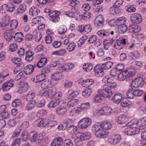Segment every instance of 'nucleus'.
Here are the masks:
<instances>
[{"label":"nucleus","instance_id":"72a5a7b5","mask_svg":"<svg viewBox=\"0 0 146 146\" xmlns=\"http://www.w3.org/2000/svg\"><path fill=\"white\" fill-rule=\"evenodd\" d=\"M113 64L112 62H107L104 63L100 64L101 67L104 70L108 69L111 68Z\"/></svg>","mask_w":146,"mask_h":146},{"label":"nucleus","instance_id":"79ce46f5","mask_svg":"<svg viewBox=\"0 0 146 146\" xmlns=\"http://www.w3.org/2000/svg\"><path fill=\"white\" fill-rule=\"evenodd\" d=\"M26 6L25 4L21 5L18 8L17 13H22L26 10Z\"/></svg>","mask_w":146,"mask_h":146},{"label":"nucleus","instance_id":"bf43d9fd","mask_svg":"<svg viewBox=\"0 0 146 146\" xmlns=\"http://www.w3.org/2000/svg\"><path fill=\"white\" fill-rule=\"evenodd\" d=\"M21 103V102L19 99H15L13 102L12 103V105L13 107H15L20 106Z\"/></svg>","mask_w":146,"mask_h":146},{"label":"nucleus","instance_id":"2eb2a0df","mask_svg":"<svg viewBox=\"0 0 146 146\" xmlns=\"http://www.w3.org/2000/svg\"><path fill=\"white\" fill-rule=\"evenodd\" d=\"M23 66L24 68L26 70L23 71L25 75L31 74L33 72L35 69L34 66L30 64L25 66Z\"/></svg>","mask_w":146,"mask_h":146},{"label":"nucleus","instance_id":"9d476101","mask_svg":"<svg viewBox=\"0 0 146 146\" xmlns=\"http://www.w3.org/2000/svg\"><path fill=\"white\" fill-rule=\"evenodd\" d=\"M15 34V32L14 30L9 29L5 31L3 36L5 40L9 42L12 39Z\"/></svg>","mask_w":146,"mask_h":146},{"label":"nucleus","instance_id":"bb28decb","mask_svg":"<svg viewBox=\"0 0 146 146\" xmlns=\"http://www.w3.org/2000/svg\"><path fill=\"white\" fill-rule=\"evenodd\" d=\"M47 58L45 57H43L41 58L38 62L36 64V66L38 67L41 68L45 65L47 63Z\"/></svg>","mask_w":146,"mask_h":146},{"label":"nucleus","instance_id":"39448f33","mask_svg":"<svg viewBox=\"0 0 146 146\" xmlns=\"http://www.w3.org/2000/svg\"><path fill=\"white\" fill-rule=\"evenodd\" d=\"M128 125H135L138 127H141L146 125V117L140 119L138 121L136 120H133L128 123Z\"/></svg>","mask_w":146,"mask_h":146},{"label":"nucleus","instance_id":"5701e85b","mask_svg":"<svg viewBox=\"0 0 146 146\" xmlns=\"http://www.w3.org/2000/svg\"><path fill=\"white\" fill-rule=\"evenodd\" d=\"M13 82L9 81L4 83L2 86V90L3 91H6L9 90L13 86Z\"/></svg>","mask_w":146,"mask_h":146},{"label":"nucleus","instance_id":"f03ea898","mask_svg":"<svg viewBox=\"0 0 146 146\" xmlns=\"http://www.w3.org/2000/svg\"><path fill=\"white\" fill-rule=\"evenodd\" d=\"M90 137V133L89 132H87L81 133L74 134L72 135L71 137L76 145L79 146L82 143V141L89 139Z\"/></svg>","mask_w":146,"mask_h":146},{"label":"nucleus","instance_id":"a878e982","mask_svg":"<svg viewBox=\"0 0 146 146\" xmlns=\"http://www.w3.org/2000/svg\"><path fill=\"white\" fill-rule=\"evenodd\" d=\"M29 88V86L28 84L27 83H23L20 87L19 88L18 92L21 94L27 91Z\"/></svg>","mask_w":146,"mask_h":146},{"label":"nucleus","instance_id":"4be33fe9","mask_svg":"<svg viewBox=\"0 0 146 146\" xmlns=\"http://www.w3.org/2000/svg\"><path fill=\"white\" fill-rule=\"evenodd\" d=\"M81 109L79 107H76L73 108L70 112V115L71 116H76L79 115L81 112Z\"/></svg>","mask_w":146,"mask_h":146},{"label":"nucleus","instance_id":"c03bdc74","mask_svg":"<svg viewBox=\"0 0 146 146\" xmlns=\"http://www.w3.org/2000/svg\"><path fill=\"white\" fill-rule=\"evenodd\" d=\"M136 125L130 127V130L132 135L138 133L140 131V128L136 127Z\"/></svg>","mask_w":146,"mask_h":146},{"label":"nucleus","instance_id":"423d86ee","mask_svg":"<svg viewBox=\"0 0 146 146\" xmlns=\"http://www.w3.org/2000/svg\"><path fill=\"white\" fill-rule=\"evenodd\" d=\"M92 122L91 119L89 118H84L78 122V124L81 128H85L88 127Z\"/></svg>","mask_w":146,"mask_h":146},{"label":"nucleus","instance_id":"a18cd8bd","mask_svg":"<svg viewBox=\"0 0 146 146\" xmlns=\"http://www.w3.org/2000/svg\"><path fill=\"white\" fill-rule=\"evenodd\" d=\"M101 124H102V127L104 130L110 129L112 127L111 124L109 122L101 123Z\"/></svg>","mask_w":146,"mask_h":146},{"label":"nucleus","instance_id":"2f4dec72","mask_svg":"<svg viewBox=\"0 0 146 146\" xmlns=\"http://www.w3.org/2000/svg\"><path fill=\"white\" fill-rule=\"evenodd\" d=\"M126 21V18L124 17H122L117 19L115 22V23L119 26L122 24H124Z\"/></svg>","mask_w":146,"mask_h":146},{"label":"nucleus","instance_id":"c756f323","mask_svg":"<svg viewBox=\"0 0 146 146\" xmlns=\"http://www.w3.org/2000/svg\"><path fill=\"white\" fill-rule=\"evenodd\" d=\"M25 60L28 61H31L33 59L34 53L31 51H28L25 54Z\"/></svg>","mask_w":146,"mask_h":146},{"label":"nucleus","instance_id":"f257e3e1","mask_svg":"<svg viewBox=\"0 0 146 146\" xmlns=\"http://www.w3.org/2000/svg\"><path fill=\"white\" fill-rule=\"evenodd\" d=\"M107 83L103 85V88L101 89L99 91V92L102 94L103 92H104V96H112L113 94L112 90L115 88L116 87V84L115 83L112 82L113 79L110 78L108 76Z\"/></svg>","mask_w":146,"mask_h":146},{"label":"nucleus","instance_id":"6ab92c4d","mask_svg":"<svg viewBox=\"0 0 146 146\" xmlns=\"http://www.w3.org/2000/svg\"><path fill=\"white\" fill-rule=\"evenodd\" d=\"M101 66H96L94 68V72L97 76L102 77L104 74V72Z\"/></svg>","mask_w":146,"mask_h":146},{"label":"nucleus","instance_id":"4d7b16f0","mask_svg":"<svg viewBox=\"0 0 146 146\" xmlns=\"http://www.w3.org/2000/svg\"><path fill=\"white\" fill-rule=\"evenodd\" d=\"M131 102L127 100H123L121 102V106L122 107H127L131 105Z\"/></svg>","mask_w":146,"mask_h":146},{"label":"nucleus","instance_id":"20e7f679","mask_svg":"<svg viewBox=\"0 0 146 146\" xmlns=\"http://www.w3.org/2000/svg\"><path fill=\"white\" fill-rule=\"evenodd\" d=\"M145 84H146V78L143 79L141 77H139L132 82L131 86L132 88H137L139 86H142Z\"/></svg>","mask_w":146,"mask_h":146},{"label":"nucleus","instance_id":"a19ab883","mask_svg":"<svg viewBox=\"0 0 146 146\" xmlns=\"http://www.w3.org/2000/svg\"><path fill=\"white\" fill-rule=\"evenodd\" d=\"M78 101L77 99H72L69 101L67 103V106L69 107H73L76 105Z\"/></svg>","mask_w":146,"mask_h":146},{"label":"nucleus","instance_id":"69168bd1","mask_svg":"<svg viewBox=\"0 0 146 146\" xmlns=\"http://www.w3.org/2000/svg\"><path fill=\"white\" fill-rule=\"evenodd\" d=\"M126 10L129 13L135 12L136 10L135 5H132L128 6Z\"/></svg>","mask_w":146,"mask_h":146},{"label":"nucleus","instance_id":"4c0bfd02","mask_svg":"<svg viewBox=\"0 0 146 146\" xmlns=\"http://www.w3.org/2000/svg\"><path fill=\"white\" fill-rule=\"evenodd\" d=\"M60 102L54 99L51 100L48 104V107L50 108H53L57 106Z\"/></svg>","mask_w":146,"mask_h":146},{"label":"nucleus","instance_id":"f704fd0d","mask_svg":"<svg viewBox=\"0 0 146 146\" xmlns=\"http://www.w3.org/2000/svg\"><path fill=\"white\" fill-rule=\"evenodd\" d=\"M40 12V11L38 9L34 7L31 8L29 11L30 14L33 16L37 15Z\"/></svg>","mask_w":146,"mask_h":146},{"label":"nucleus","instance_id":"37998d69","mask_svg":"<svg viewBox=\"0 0 146 146\" xmlns=\"http://www.w3.org/2000/svg\"><path fill=\"white\" fill-rule=\"evenodd\" d=\"M61 78V75L58 72L57 73H56L52 75L51 78L53 81L58 82L59 81Z\"/></svg>","mask_w":146,"mask_h":146},{"label":"nucleus","instance_id":"6e6d98bb","mask_svg":"<svg viewBox=\"0 0 146 146\" xmlns=\"http://www.w3.org/2000/svg\"><path fill=\"white\" fill-rule=\"evenodd\" d=\"M77 128L73 125H71L67 127L68 132L71 133H73L76 131Z\"/></svg>","mask_w":146,"mask_h":146},{"label":"nucleus","instance_id":"1a4fd4ad","mask_svg":"<svg viewBox=\"0 0 146 146\" xmlns=\"http://www.w3.org/2000/svg\"><path fill=\"white\" fill-rule=\"evenodd\" d=\"M130 20L135 24H138L141 23L142 21L141 15L136 13L132 14L130 17Z\"/></svg>","mask_w":146,"mask_h":146},{"label":"nucleus","instance_id":"a211bd4d","mask_svg":"<svg viewBox=\"0 0 146 146\" xmlns=\"http://www.w3.org/2000/svg\"><path fill=\"white\" fill-rule=\"evenodd\" d=\"M63 142V141L62 138L58 137L55 138L52 141L51 146H61Z\"/></svg>","mask_w":146,"mask_h":146},{"label":"nucleus","instance_id":"de8ad7c7","mask_svg":"<svg viewBox=\"0 0 146 146\" xmlns=\"http://www.w3.org/2000/svg\"><path fill=\"white\" fill-rule=\"evenodd\" d=\"M134 89L132 88L129 89L126 93L127 97L130 99H133L134 97Z\"/></svg>","mask_w":146,"mask_h":146},{"label":"nucleus","instance_id":"e433bc0d","mask_svg":"<svg viewBox=\"0 0 146 146\" xmlns=\"http://www.w3.org/2000/svg\"><path fill=\"white\" fill-rule=\"evenodd\" d=\"M35 96V93L33 91L28 92L27 95L26 100L27 101H31Z\"/></svg>","mask_w":146,"mask_h":146},{"label":"nucleus","instance_id":"338daca9","mask_svg":"<svg viewBox=\"0 0 146 146\" xmlns=\"http://www.w3.org/2000/svg\"><path fill=\"white\" fill-rule=\"evenodd\" d=\"M29 123L27 121H24L21 125L19 127V129L21 130L25 129L29 126Z\"/></svg>","mask_w":146,"mask_h":146},{"label":"nucleus","instance_id":"c85d7f7f","mask_svg":"<svg viewBox=\"0 0 146 146\" xmlns=\"http://www.w3.org/2000/svg\"><path fill=\"white\" fill-rule=\"evenodd\" d=\"M122 95L120 93H117L115 94L112 99V100L117 103H119L122 98Z\"/></svg>","mask_w":146,"mask_h":146},{"label":"nucleus","instance_id":"e2e57ef3","mask_svg":"<svg viewBox=\"0 0 146 146\" xmlns=\"http://www.w3.org/2000/svg\"><path fill=\"white\" fill-rule=\"evenodd\" d=\"M110 11H112V13L113 14L118 13L120 12V10L119 9V7H116L113 5L110 9Z\"/></svg>","mask_w":146,"mask_h":146},{"label":"nucleus","instance_id":"58836bf2","mask_svg":"<svg viewBox=\"0 0 146 146\" xmlns=\"http://www.w3.org/2000/svg\"><path fill=\"white\" fill-rule=\"evenodd\" d=\"M90 106V103L88 102L82 103L79 107L81 109V111H86L89 108Z\"/></svg>","mask_w":146,"mask_h":146},{"label":"nucleus","instance_id":"603ef678","mask_svg":"<svg viewBox=\"0 0 146 146\" xmlns=\"http://www.w3.org/2000/svg\"><path fill=\"white\" fill-rule=\"evenodd\" d=\"M66 52V50L64 49H61L59 50L56 51L52 53L53 55H56L59 56H62L64 55Z\"/></svg>","mask_w":146,"mask_h":146},{"label":"nucleus","instance_id":"052dcab7","mask_svg":"<svg viewBox=\"0 0 146 146\" xmlns=\"http://www.w3.org/2000/svg\"><path fill=\"white\" fill-rule=\"evenodd\" d=\"M128 123L126 124V125L127 127L125 129L124 132L126 135H132V133L130 130V127L133 126H135V125H131L129 126L128 125Z\"/></svg>","mask_w":146,"mask_h":146},{"label":"nucleus","instance_id":"aec40b11","mask_svg":"<svg viewBox=\"0 0 146 146\" xmlns=\"http://www.w3.org/2000/svg\"><path fill=\"white\" fill-rule=\"evenodd\" d=\"M114 42V40L113 38H107L104 42V47L106 50H108L110 46Z\"/></svg>","mask_w":146,"mask_h":146},{"label":"nucleus","instance_id":"ea45409f","mask_svg":"<svg viewBox=\"0 0 146 146\" xmlns=\"http://www.w3.org/2000/svg\"><path fill=\"white\" fill-rule=\"evenodd\" d=\"M141 44L140 43H134L133 42L130 41L129 43L128 47L129 48H133L136 49L137 48L139 47Z\"/></svg>","mask_w":146,"mask_h":146},{"label":"nucleus","instance_id":"09e8293b","mask_svg":"<svg viewBox=\"0 0 146 146\" xmlns=\"http://www.w3.org/2000/svg\"><path fill=\"white\" fill-rule=\"evenodd\" d=\"M67 28L65 26H61L58 29V32L60 34H64L67 31Z\"/></svg>","mask_w":146,"mask_h":146},{"label":"nucleus","instance_id":"473e14b6","mask_svg":"<svg viewBox=\"0 0 146 146\" xmlns=\"http://www.w3.org/2000/svg\"><path fill=\"white\" fill-rule=\"evenodd\" d=\"M92 92V90L91 88H87L82 92V95L85 98H88L90 96Z\"/></svg>","mask_w":146,"mask_h":146},{"label":"nucleus","instance_id":"680f3d73","mask_svg":"<svg viewBox=\"0 0 146 146\" xmlns=\"http://www.w3.org/2000/svg\"><path fill=\"white\" fill-rule=\"evenodd\" d=\"M51 83L49 81H46L42 82L41 85L42 88L43 89H46L50 87V84Z\"/></svg>","mask_w":146,"mask_h":146},{"label":"nucleus","instance_id":"393cba45","mask_svg":"<svg viewBox=\"0 0 146 146\" xmlns=\"http://www.w3.org/2000/svg\"><path fill=\"white\" fill-rule=\"evenodd\" d=\"M13 38L15 41L20 42L23 39V36L21 32H17L16 33H15V35H14Z\"/></svg>","mask_w":146,"mask_h":146},{"label":"nucleus","instance_id":"ddd939ff","mask_svg":"<svg viewBox=\"0 0 146 146\" xmlns=\"http://www.w3.org/2000/svg\"><path fill=\"white\" fill-rule=\"evenodd\" d=\"M60 14V13L56 11H54L52 13H49V16L51 17L50 20L54 22H58L60 19L58 16Z\"/></svg>","mask_w":146,"mask_h":146},{"label":"nucleus","instance_id":"774afa93","mask_svg":"<svg viewBox=\"0 0 146 146\" xmlns=\"http://www.w3.org/2000/svg\"><path fill=\"white\" fill-rule=\"evenodd\" d=\"M143 91L140 90H134V97H138L140 96L143 94Z\"/></svg>","mask_w":146,"mask_h":146},{"label":"nucleus","instance_id":"6e6552de","mask_svg":"<svg viewBox=\"0 0 146 146\" xmlns=\"http://www.w3.org/2000/svg\"><path fill=\"white\" fill-rule=\"evenodd\" d=\"M104 19L102 15H99L97 16L94 21L95 26L98 28H101L104 25Z\"/></svg>","mask_w":146,"mask_h":146},{"label":"nucleus","instance_id":"5fc2aeb1","mask_svg":"<svg viewBox=\"0 0 146 146\" xmlns=\"http://www.w3.org/2000/svg\"><path fill=\"white\" fill-rule=\"evenodd\" d=\"M118 26L119 29L121 33H125L127 30V25L124 24H122Z\"/></svg>","mask_w":146,"mask_h":146},{"label":"nucleus","instance_id":"49530a36","mask_svg":"<svg viewBox=\"0 0 146 146\" xmlns=\"http://www.w3.org/2000/svg\"><path fill=\"white\" fill-rule=\"evenodd\" d=\"M11 61L13 64H15L18 65L19 66H22V65L21 66L20 64L21 63V59L18 58H14L11 59Z\"/></svg>","mask_w":146,"mask_h":146},{"label":"nucleus","instance_id":"f3484780","mask_svg":"<svg viewBox=\"0 0 146 146\" xmlns=\"http://www.w3.org/2000/svg\"><path fill=\"white\" fill-rule=\"evenodd\" d=\"M34 123L39 127H46L47 121L46 119L41 118L36 120Z\"/></svg>","mask_w":146,"mask_h":146},{"label":"nucleus","instance_id":"0eeeda50","mask_svg":"<svg viewBox=\"0 0 146 146\" xmlns=\"http://www.w3.org/2000/svg\"><path fill=\"white\" fill-rule=\"evenodd\" d=\"M29 138L31 142H35L37 143H40L42 141V137L38 136L37 133L35 131L31 132L29 135Z\"/></svg>","mask_w":146,"mask_h":146},{"label":"nucleus","instance_id":"412c9836","mask_svg":"<svg viewBox=\"0 0 146 146\" xmlns=\"http://www.w3.org/2000/svg\"><path fill=\"white\" fill-rule=\"evenodd\" d=\"M97 33L102 38H105L108 36L110 34L111 35H113L114 32L113 31H111V32L109 33L105 30H101L98 31Z\"/></svg>","mask_w":146,"mask_h":146},{"label":"nucleus","instance_id":"c9c22d12","mask_svg":"<svg viewBox=\"0 0 146 146\" xmlns=\"http://www.w3.org/2000/svg\"><path fill=\"white\" fill-rule=\"evenodd\" d=\"M92 66L91 63H87L83 65L82 68L85 71L88 72L92 69Z\"/></svg>","mask_w":146,"mask_h":146},{"label":"nucleus","instance_id":"7ed1b4c3","mask_svg":"<svg viewBox=\"0 0 146 146\" xmlns=\"http://www.w3.org/2000/svg\"><path fill=\"white\" fill-rule=\"evenodd\" d=\"M92 131L95 133L96 137L100 138H104L107 136L106 131L102 127L101 123H96L92 128Z\"/></svg>","mask_w":146,"mask_h":146},{"label":"nucleus","instance_id":"b1692460","mask_svg":"<svg viewBox=\"0 0 146 146\" xmlns=\"http://www.w3.org/2000/svg\"><path fill=\"white\" fill-rule=\"evenodd\" d=\"M129 30L130 33H135L139 32L141 30V29L138 26L132 25L129 27Z\"/></svg>","mask_w":146,"mask_h":146},{"label":"nucleus","instance_id":"f8f14e48","mask_svg":"<svg viewBox=\"0 0 146 146\" xmlns=\"http://www.w3.org/2000/svg\"><path fill=\"white\" fill-rule=\"evenodd\" d=\"M126 42L125 39L122 38V40H117L115 43L113 47L116 49H121L124 46Z\"/></svg>","mask_w":146,"mask_h":146},{"label":"nucleus","instance_id":"3c124183","mask_svg":"<svg viewBox=\"0 0 146 146\" xmlns=\"http://www.w3.org/2000/svg\"><path fill=\"white\" fill-rule=\"evenodd\" d=\"M57 125V122L53 120H48L47 121L46 127H52Z\"/></svg>","mask_w":146,"mask_h":146},{"label":"nucleus","instance_id":"864d4df0","mask_svg":"<svg viewBox=\"0 0 146 146\" xmlns=\"http://www.w3.org/2000/svg\"><path fill=\"white\" fill-rule=\"evenodd\" d=\"M131 65L133 67H142L143 66V64L140 61H134L131 63Z\"/></svg>","mask_w":146,"mask_h":146},{"label":"nucleus","instance_id":"4468645a","mask_svg":"<svg viewBox=\"0 0 146 146\" xmlns=\"http://www.w3.org/2000/svg\"><path fill=\"white\" fill-rule=\"evenodd\" d=\"M101 89L99 90L98 91V94H97L96 96L94 97V101L95 102H100L102 101V97L107 98L108 97H111V96H106V97L104 96H105L104 94H106L104 92H103L102 94L101 93L99 92V91Z\"/></svg>","mask_w":146,"mask_h":146},{"label":"nucleus","instance_id":"cd10ccee","mask_svg":"<svg viewBox=\"0 0 146 146\" xmlns=\"http://www.w3.org/2000/svg\"><path fill=\"white\" fill-rule=\"evenodd\" d=\"M117 120L119 124L122 125L124 124L127 121V118L125 115H122L118 117Z\"/></svg>","mask_w":146,"mask_h":146},{"label":"nucleus","instance_id":"dca6fc26","mask_svg":"<svg viewBox=\"0 0 146 146\" xmlns=\"http://www.w3.org/2000/svg\"><path fill=\"white\" fill-rule=\"evenodd\" d=\"M67 111V109L66 107L61 106L57 108L56 112L58 115H62L66 114Z\"/></svg>","mask_w":146,"mask_h":146},{"label":"nucleus","instance_id":"9b49d317","mask_svg":"<svg viewBox=\"0 0 146 146\" xmlns=\"http://www.w3.org/2000/svg\"><path fill=\"white\" fill-rule=\"evenodd\" d=\"M121 137L119 135L117 134L112 136L109 137L108 141L109 143L111 145H115L119 143L121 141Z\"/></svg>","mask_w":146,"mask_h":146},{"label":"nucleus","instance_id":"8fccbe9b","mask_svg":"<svg viewBox=\"0 0 146 146\" xmlns=\"http://www.w3.org/2000/svg\"><path fill=\"white\" fill-rule=\"evenodd\" d=\"M18 24L17 21L15 19L12 20L11 23L10 25V29L12 30H14L16 29Z\"/></svg>","mask_w":146,"mask_h":146},{"label":"nucleus","instance_id":"0e129e2a","mask_svg":"<svg viewBox=\"0 0 146 146\" xmlns=\"http://www.w3.org/2000/svg\"><path fill=\"white\" fill-rule=\"evenodd\" d=\"M84 33L87 34L91 32L92 29V27L90 24H88L84 26Z\"/></svg>","mask_w":146,"mask_h":146},{"label":"nucleus","instance_id":"13d9d810","mask_svg":"<svg viewBox=\"0 0 146 146\" xmlns=\"http://www.w3.org/2000/svg\"><path fill=\"white\" fill-rule=\"evenodd\" d=\"M58 70L60 71H61L62 72H63L64 71H69L70 70L67 64L65 65H61L60 67L59 66Z\"/></svg>","mask_w":146,"mask_h":146},{"label":"nucleus","instance_id":"7c9ffc66","mask_svg":"<svg viewBox=\"0 0 146 146\" xmlns=\"http://www.w3.org/2000/svg\"><path fill=\"white\" fill-rule=\"evenodd\" d=\"M36 105V102L35 101L32 100L28 103L26 105L25 108L28 111H29L33 109Z\"/></svg>","mask_w":146,"mask_h":146}]
</instances>
